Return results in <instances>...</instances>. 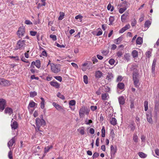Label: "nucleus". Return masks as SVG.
I'll list each match as a JSON object with an SVG mask.
<instances>
[{"instance_id": "obj_31", "label": "nucleus", "mask_w": 159, "mask_h": 159, "mask_svg": "<svg viewBox=\"0 0 159 159\" xmlns=\"http://www.w3.org/2000/svg\"><path fill=\"white\" fill-rule=\"evenodd\" d=\"M125 87V85L123 83H119L117 84L118 88L120 89H123Z\"/></svg>"}, {"instance_id": "obj_2", "label": "nucleus", "mask_w": 159, "mask_h": 159, "mask_svg": "<svg viewBox=\"0 0 159 159\" xmlns=\"http://www.w3.org/2000/svg\"><path fill=\"white\" fill-rule=\"evenodd\" d=\"M36 127L35 128V130L36 132L38 131L42 132V131L40 129V127L42 126H43L45 125V122L43 119H40L39 118H37L36 119Z\"/></svg>"}, {"instance_id": "obj_29", "label": "nucleus", "mask_w": 159, "mask_h": 159, "mask_svg": "<svg viewBox=\"0 0 159 159\" xmlns=\"http://www.w3.org/2000/svg\"><path fill=\"white\" fill-rule=\"evenodd\" d=\"M130 55L129 53H126L124 55V59L127 61H129L130 60Z\"/></svg>"}, {"instance_id": "obj_20", "label": "nucleus", "mask_w": 159, "mask_h": 159, "mask_svg": "<svg viewBox=\"0 0 159 159\" xmlns=\"http://www.w3.org/2000/svg\"><path fill=\"white\" fill-rule=\"evenodd\" d=\"M77 131L82 135H83L85 134V129L83 127H81L77 129Z\"/></svg>"}, {"instance_id": "obj_15", "label": "nucleus", "mask_w": 159, "mask_h": 159, "mask_svg": "<svg viewBox=\"0 0 159 159\" xmlns=\"http://www.w3.org/2000/svg\"><path fill=\"white\" fill-rule=\"evenodd\" d=\"M15 137H14L12 138V139L8 142L7 145L10 149H11L13 144L15 143Z\"/></svg>"}, {"instance_id": "obj_63", "label": "nucleus", "mask_w": 159, "mask_h": 159, "mask_svg": "<svg viewBox=\"0 0 159 159\" xmlns=\"http://www.w3.org/2000/svg\"><path fill=\"white\" fill-rule=\"evenodd\" d=\"M25 23L27 25H30L32 24V23L29 20H26L25 21Z\"/></svg>"}, {"instance_id": "obj_30", "label": "nucleus", "mask_w": 159, "mask_h": 159, "mask_svg": "<svg viewBox=\"0 0 159 159\" xmlns=\"http://www.w3.org/2000/svg\"><path fill=\"white\" fill-rule=\"evenodd\" d=\"M110 122L111 125H115L116 124L117 120L115 118L112 117L111 119Z\"/></svg>"}, {"instance_id": "obj_21", "label": "nucleus", "mask_w": 159, "mask_h": 159, "mask_svg": "<svg viewBox=\"0 0 159 159\" xmlns=\"http://www.w3.org/2000/svg\"><path fill=\"white\" fill-rule=\"evenodd\" d=\"M113 78V74L111 73H108L107 75L106 79L109 81H110Z\"/></svg>"}, {"instance_id": "obj_62", "label": "nucleus", "mask_w": 159, "mask_h": 159, "mask_svg": "<svg viewBox=\"0 0 159 159\" xmlns=\"http://www.w3.org/2000/svg\"><path fill=\"white\" fill-rule=\"evenodd\" d=\"M99 156V154L97 152H95L93 153V158H96L97 157Z\"/></svg>"}, {"instance_id": "obj_58", "label": "nucleus", "mask_w": 159, "mask_h": 159, "mask_svg": "<svg viewBox=\"0 0 159 159\" xmlns=\"http://www.w3.org/2000/svg\"><path fill=\"white\" fill-rule=\"evenodd\" d=\"M136 122L137 123V125L139 127L140 125V123H139L140 120H139V117H137L136 118Z\"/></svg>"}, {"instance_id": "obj_36", "label": "nucleus", "mask_w": 159, "mask_h": 159, "mask_svg": "<svg viewBox=\"0 0 159 159\" xmlns=\"http://www.w3.org/2000/svg\"><path fill=\"white\" fill-rule=\"evenodd\" d=\"M133 140L136 143L138 142V137L136 134H134L133 135Z\"/></svg>"}, {"instance_id": "obj_14", "label": "nucleus", "mask_w": 159, "mask_h": 159, "mask_svg": "<svg viewBox=\"0 0 159 159\" xmlns=\"http://www.w3.org/2000/svg\"><path fill=\"white\" fill-rule=\"evenodd\" d=\"M146 118L147 121L150 124H152L153 120L152 119V114L151 113H146Z\"/></svg>"}, {"instance_id": "obj_6", "label": "nucleus", "mask_w": 159, "mask_h": 159, "mask_svg": "<svg viewBox=\"0 0 159 159\" xmlns=\"http://www.w3.org/2000/svg\"><path fill=\"white\" fill-rule=\"evenodd\" d=\"M17 36L20 38H22L25 34V28L24 26L20 27L19 28L17 33Z\"/></svg>"}, {"instance_id": "obj_13", "label": "nucleus", "mask_w": 159, "mask_h": 159, "mask_svg": "<svg viewBox=\"0 0 159 159\" xmlns=\"http://www.w3.org/2000/svg\"><path fill=\"white\" fill-rule=\"evenodd\" d=\"M116 147H114L112 145L111 146V157H113L116 152Z\"/></svg>"}, {"instance_id": "obj_28", "label": "nucleus", "mask_w": 159, "mask_h": 159, "mask_svg": "<svg viewBox=\"0 0 159 159\" xmlns=\"http://www.w3.org/2000/svg\"><path fill=\"white\" fill-rule=\"evenodd\" d=\"M41 100V102L40 104V107L41 109H43L44 107V105H45V100L44 99L41 97L40 98Z\"/></svg>"}, {"instance_id": "obj_39", "label": "nucleus", "mask_w": 159, "mask_h": 159, "mask_svg": "<svg viewBox=\"0 0 159 159\" xmlns=\"http://www.w3.org/2000/svg\"><path fill=\"white\" fill-rule=\"evenodd\" d=\"M30 97L32 98L34 97L37 95V93L35 91L31 92L30 93Z\"/></svg>"}, {"instance_id": "obj_41", "label": "nucleus", "mask_w": 159, "mask_h": 159, "mask_svg": "<svg viewBox=\"0 0 159 159\" xmlns=\"http://www.w3.org/2000/svg\"><path fill=\"white\" fill-rule=\"evenodd\" d=\"M102 132V137H104L105 136V128L104 126H103L101 130Z\"/></svg>"}, {"instance_id": "obj_56", "label": "nucleus", "mask_w": 159, "mask_h": 159, "mask_svg": "<svg viewBox=\"0 0 159 159\" xmlns=\"http://www.w3.org/2000/svg\"><path fill=\"white\" fill-rule=\"evenodd\" d=\"M123 55L122 52L121 51H119L116 53V55L118 57H121Z\"/></svg>"}, {"instance_id": "obj_32", "label": "nucleus", "mask_w": 159, "mask_h": 159, "mask_svg": "<svg viewBox=\"0 0 159 159\" xmlns=\"http://www.w3.org/2000/svg\"><path fill=\"white\" fill-rule=\"evenodd\" d=\"M139 156L142 158H145L147 157V155L143 152H140L138 153Z\"/></svg>"}, {"instance_id": "obj_25", "label": "nucleus", "mask_w": 159, "mask_h": 159, "mask_svg": "<svg viewBox=\"0 0 159 159\" xmlns=\"http://www.w3.org/2000/svg\"><path fill=\"white\" fill-rule=\"evenodd\" d=\"M157 61V60L156 59H154L152 64V72L154 74V71H155V67L156 64V62Z\"/></svg>"}, {"instance_id": "obj_24", "label": "nucleus", "mask_w": 159, "mask_h": 159, "mask_svg": "<svg viewBox=\"0 0 159 159\" xmlns=\"http://www.w3.org/2000/svg\"><path fill=\"white\" fill-rule=\"evenodd\" d=\"M52 105L58 110H60L62 109V108L61 106L56 102H53L52 103Z\"/></svg>"}, {"instance_id": "obj_37", "label": "nucleus", "mask_w": 159, "mask_h": 159, "mask_svg": "<svg viewBox=\"0 0 159 159\" xmlns=\"http://www.w3.org/2000/svg\"><path fill=\"white\" fill-rule=\"evenodd\" d=\"M109 20L110 22V23L109 24V25H111L114 20V17L113 16H110L109 18Z\"/></svg>"}, {"instance_id": "obj_17", "label": "nucleus", "mask_w": 159, "mask_h": 159, "mask_svg": "<svg viewBox=\"0 0 159 159\" xmlns=\"http://www.w3.org/2000/svg\"><path fill=\"white\" fill-rule=\"evenodd\" d=\"M118 101L121 107V105H123L125 103V98L123 96H120L118 98Z\"/></svg>"}, {"instance_id": "obj_26", "label": "nucleus", "mask_w": 159, "mask_h": 159, "mask_svg": "<svg viewBox=\"0 0 159 159\" xmlns=\"http://www.w3.org/2000/svg\"><path fill=\"white\" fill-rule=\"evenodd\" d=\"M129 13L127 12L123 14L121 16V20L122 22L125 21L127 16H128Z\"/></svg>"}, {"instance_id": "obj_53", "label": "nucleus", "mask_w": 159, "mask_h": 159, "mask_svg": "<svg viewBox=\"0 0 159 159\" xmlns=\"http://www.w3.org/2000/svg\"><path fill=\"white\" fill-rule=\"evenodd\" d=\"M92 123V121L91 120H87L86 119L85 121V123L86 125H89L90 123Z\"/></svg>"}, {"instance_id": "obj_51", "label": "nucleus", "mask_w": 159, "mask_h": 159, "mask_svg": "<svg viewBox=\"0 0 159 159\" xmlns=\"http://www.w3.org/2000/svg\"><path fill=\"white\" fill-rule=\"evenodd\" d=\"M121 38L119 37L117 39L115 40V43L116 44H119L120 43V41L121 40Z\"/></svg>"}, {"instance_id": "obj_35", "label": "nucleus", "mask_w": 159, "mask_h": 159, "mask_svg": "<svg viewBox=\"0 0 159 159\" xmlns=\"http://www.w3.org/2000/svg\"><path fill=\"white\" fill-rule=\"evenodd\" d=\"M59 14L60 16L58 17V20H61L64 18L65 14L64 13L62 12H60Z\"/></svg>"}, {"instance_id": "obj_59", "label": "nucleus", "mask_w": 159, "mask_h": 159, "mask_svg": "<svg viewBox=\"0 0 159 159\" xmlns=\"http://www.w3.org/2000/svg\"><path fill=\"white\" fill-rule=\"evenodd\" d=\"M8 157L10 159H13V157L12 156V152L11 151H10L8 154Z\"/></svg>"}, {"instance_id": "obj_23", "label": "nucleus", "mask_w": 159, "mask_h": 159, "mask_svg": "<svg viewBox=\"0 0 159 159\" xmlns=\"http://www.w3.org/2000/svg\"><path fill=\"white\" fill-rule=\"evenodd\" d=\"M11 126L12 129H15L18 127L17 123L16 121H14L12 123H11Z\"/></svg>"}, {"instance_id": "obj_16", "label": "nucleus", "mask_w": 159, "mask_h": 159, "mask_svg": "<svg viewBox=\"0 0 159 159\" xmlns=\"http://www.w3.org/2000/svg\"><path fill=\"white\" fill-rule=\"evenodd\" d=\"M13 110L12 109L9 107H6L4 110L5 114H8L9 115H11L13 113Z\"/></svg>"}, {"instance_id": "obj_61", "label": "nucleus", "mask_w": 159, "mask_h": 159, "mask_svg": "<svg viewBox=\"0 0 159 159\" xmlns=\"http://www.w3.org/2000/svg\"><path fill=\"white\" fill-rule=\"evenodd\" d=\"M30 33L31 35L32 36H34L37 34V32L36 31H30Z\"/></svg>"}, {"instance_id": "obj_48", "label": "nucleus", "mask_w": 159, "mask_h": 159, "mask_svg": "<svg viewBox=\"0 0 159 159\" xmlns=\"http://www.w3.org/2000/svg\"><path fill=\"white\" fill-rule=\"evenodd\" d=\"M50 37L51 38L53 41H56L57 40V37L55 35L51 34L50 36Z\"/></svg>"}, {"instance_id": "obj_34", "label": "nucleus", "mask_w": 159, "mask_h": 159, "mask_svg": "<svg viewBox=\"0 0 159 159\" xmlns=\"http://www.w3.org/2000/svg\"><path fill=\"white\" fill-rule=\"evenodd\" d=\"M152 52V49H150L146 52V55L148 57H150L151 56Z\"/></svg>"}, {"instance_id": "obj_52", "label": "nucleus", "mask_w": 159, "mask_h": 159, "mask_svg": "<svg viewBox=\"0 0 159 159\" xmlns=\"http://www.w3.org/2000/svg\"><path fill=\"white\" fill-rule=\"evenodd\" d=\"M151 25V22L149 21H147L145 22L144 25L145 26L148 27Z\"/></svg>"}, {"instance_id": "obj_43", "label": "nucleus", "mask_w": 159, "mask_h": 159, "mask_svg": "<svg viewBox=\"0 0 159 159\" xmlns=\"http://www.w3.org/2000/svg\"><path fill=\"white\" fill-rule=\"evenodd\" d=\"M52 146H47L44 149V151L45 153H47L48 152L49 149L51 148H52Z\"/></svg>"}, {"instance_id": "obj_55", "label": "nucleus", "mask_w": 159, "mask_h": 159, "mask_svg": "<svg viewBox=\"0 0 159 159\" xmlns=\"http://www.w3.org/2000/svg\"><path fill=\"white\" fill-rule=\"evenodd\" d=\"M137 23L136 20L135 19H134L132 21L131 25L132 26H134Z\"/></svg>"}, {"instance_id": "obj_5", "label": "nucleus", "mask_w": 159, "mask_h": 159, "mask_svg": "<svg viewBox=\"0 0 159 159\" xmlns=\"http://www.w3.org/2000/svg\"><path fill=\"white\" fill-rule=\"evenodd\" d=\"M51 69L52 71L55 73H57L60 71V66L59 64H51Z\"/></svg>"}, {"instance_id": "obj_12", "label": "nucleus", "mask_w": 159, "mask_h": 159, "mask_svg": "<svg viewBox=\"0 0 159 159\" xmlns=\"http://www.w3.org/2000/svg\"><path fill=\"white\" fill-rule=\"evenodd\" d=\"M34 65H35L38 68H39L41 67L40 61L39 60H37L36 62L33 61L32 62L30 65V67H32Z\"/></svg>"}, {"instance_id": "obj_9", "label": "nucleus", "mask_w": 159, "mask_h": 159, "mask_svg": "<svg viewBox=\"0 0 159 159\" xmlns=\"http://www.w3.org/2000/svg\"><path fill=\"white\" fill-rule=\"evenodd\" d=\"M6 102L3 99H0V111H2L5 108Z\"/></svg>"}, {"instance_id": "obj_50", "label": "nucleus", "mask_w": 159, "mask_h": 159, "mask_svg": "<svg viewBox=\"0 0 159 159\" xmlns=\"http://www.w3.org/2000/svg\"><path fill=\"white\" fill-rule=\"evenodd\" d=\"M92 60L93 61V63L95 64L98 62V60L96 57H94L92 58Z\"/></svg>"}, {"instance_id": "obj_46", "label": "nucleus", "mask_w": 159, "mask_h": 159, "mask_svg": "<svg viewBox=\"0 0 159 159\" xmlns=\"http://www.w3.org/2000/svg\"><path fill=\"white\" fill-rule=\"evenodd\" d=\"M57 96L58 97L63 100L65 98L64 96L60 93H58Z\"/></svg>"}, {"instance_id": "obj_40", "label": "nucleus", "mask_w": 159, "mask_h": 159, "mask_svg": "<svg viewBox=\"0 0 159 159\" xmlns=\"http://www.w3.org/2000/svg\"><path fill=\"white\" fill-rule=\"evenodd\" d=\"M107 8L108 10H110L111 11H113L114 9L113 7H112L110 3L108 4L107 7Z\"/></svg>"}, {"instance_id": "obj_4", "label": "nucleus", "mask_w": 159, "mask_h": 159, "mask_svg": "<svg viewBox=\"0 0 159 159\" xmlns=\"http://www.w3.org/2000/svg\"><path fill=\"white\" fill-rule=\"evenodd\" d=\"M26 46V41L24 40L20 39L17 42L16 49V50H24Z\"/></svg>"}, {"instance_id": "obj_27", "label": "nucleus", "mask_w": 159, "mask_h": 159, "mask_svg": "<svg viewBox=\"0 0 159 159\" xmlns=\"http://www.w3.org/2000/svg\"><path fill=\"white\" fill-rule=\"evenodd\" d=\"M143 39L141 37H138L136 39V43L137 44L141 45L143 43Z\"/></svg>"}, {"instance_id": "obj_11", "label": "nucleus", "mask_w": 159, "mask_h": 159, "mask_svg": "<svg viewBox=\"0 0 159 159\" xmlns=\"http://www.w3.org/2000/svg\"><path fill=\"white\" fill-rule=\"evenodd\" d=\"M91 64V62H88L84 63L82 66V70L84 71L88 69L90 65Z\"/></svg>"}, {"instance_id": "obj_18", "label": "nucleus", "mask_w": 159, "mask_h": 159, "mask_svg": "<svg viewBox=\"0 0 159 159\" xmlns=\"http://www.w3.org/2000/svg\"><path fill=\"white\" fill-rule=\"evenodd\" d=\"M50 85L56 88H59L60 87V84L56 81H52L50 82Z\"/></svg>"}, {"instance_id": "obj_47", "label": "nucleus", "mask_w": 159, "mask_h": 159, "mask_svg": "<svg viewBox=\"0 0 159 159\" xmlns=\"http://www.w3.org/2000/svg\"><path fill=\"white\" fill-rule=\"evenodd\" d=\"M84 81V83L87 84L88 83V77L86 75H84L83 77Z\"/></svg>"}, {"instance_id": "obj_8", "label": "nucleus", "mask_w": 159, "mask_h": 159, "mask_svg": "<svg viewBox=\"0 0 159 159\" xmlns=\"http://www.w3.org/2000/svg\"><path fill=\"white\" fill-rule=\"evenodd\" d=\"M37 105V103H36L35 102H34L33 101L31 100L28 106V109H29L30 112V113H32L33 110H30L31 108H33L34 107L35 105Z\"/></svg>"}, {"instance_id": "obj_44", "label": "nucleus", "mask_w": 159, "mask_h": 159, "mask_svg": "<svg viewBox=\"0 0 159 159\" xmlns=\"http://www.w3.org/2000/svg\"><path fill=\"white\" fill-rule=\"evenodd\" d=\"M9 57L11 59H13L15 61H18L19 60V57L17 56H10Z\"/></svg>"}, {"instance_id": "obj_49", "label": "nucleus", "mask_w": 159, "mask_h": 159, "mask_svg": "<svg viewBox=\"0 0 159 159\" xmlns=\"http://www.w3.org/2000/svg\"><path fill=\"white\" fill-rule=\"evenodd\" d=\"M115 62V60L113 59H111L109 61V63L111 65H112L114 64Z\"/></svg>"}, {"instance_id": "obj_57", "label": "nucleus", "mask_w": 159, "mask_h": 159, "mask_svg": "<svg viewBox=\"0 0 159 159\" xmlns=\"http://www.w3.org/2000/svg\"><path fill=\"white\" fill-rule=\"evenodd\" d=\"M54 78L55 79L59 81L60 82H61L62 81V78L60 76H55L54 77Z\"/></svg>"}, {"instance_id": "obj_38", "label": "nucleus", "mask_w": 159, "mask_h": 159, "mask_svg": "<svg viewBox=\"0 0 159 159\" xmlns=\"http://www.w3.org/2000/svg\"><path fill=\"white\" fill-rule=\"evenodd\" d=\"M148 102L147 101H146L144 102V110L146 111H147L148 110Z\"/></svg>"}, {"instance_id": "obj_60", "label": "nucleus", "mask_w": 159, "mask_h": 159, "mask_svg": "<svg viewBox=\"0 0 159 159\" xmlns=\"http://www.w3.org/2000/svg\"><path fill=\"white\" fill-rule=\"evenodd\" d=\"M102 88H100L98 90H97L96 92V93L98 95H99L102 92Z\"/></svg>"}, {"instance_id": "obj_1", "label": "nucleus", "mask_w": 159, "mask_h": 159, "mask_svg": "<svg viewBox=\"0 0 159 159\" xmlns=\"http://www.w3.org/2000/svg\"><path fill=\"white\" fill-rule=\"evenodd\" d=\"M128 67L130 68L131 70H134V71L133 73V80L134 81V84L135 87L138 88L140 83L139 82V75L138 73L136 71L135 69V66H134L133 64H129L128 65Z\"/></svg>"}, {"instance_id": "obj_3", "label": "nucleus", "mask_w": 159, "mask_h": 159, "mask_svg": "<svg viewBox=\"0 0 159 159\" xmlns=\"http://www.w3.org/2000/svg\"><path fill=\"white\" fill-rule=\"evenodd\" d=\"M90 112V110L87 107L82 106L79 110V116L80 118H83L85 115H88Z\"/></svg>"}, {"instance_id": "obj_7", "label": "nucleus", "mask_w": 159, "mask_h": 159, "mask_svg": "<svg viewBox=\"0 0 159 159\" xmlns=\"http://www.w3.org/2000/svg\"><path fill=\"white\" fill-rule=\"evenodd\" d=\"M154 115L155 117H157L159 116V101L156 102L154 111Z\"/></svg>"}, {"instance_id": "obj_42", "label": "nucleus", "mask_w": 159, "mask_h": 159, "mask_svg": "<svg viewBox=\"0 0 159 159\" xmlns=\"http://www.w3.org/2000/svg\"><path fill=\"white\" fill-rule=\"evenodd\" d=\"M126 9L127 8L126 7L120 8L119 11V13L120 14L123 13L126 10Z\"/></svg>"}, {"instance_id": "obj_22", "label": "nucleus", "mask_w": 159, "mask_h": 159, "mask_svg": "<svg viewBox=\"0 0 159 159\" xmlns=\"http://www.w3.org/2000/svg\"><path fill=\"white\" fill-rule=\"evenodd\" d=\"M109 98V95L107 93H104L102 95V99L103 100H107Z\"/></svg>"}, {"instance_id": "obj_19", "label": "nucleus", "mask_w": 159, "mask_h": 159, "mask_svg": "<svg viewBox=\"0 0 159 159\" xmlns=\"http://www.w3.org/2000/svg\"><path fill=\"white\" fill-rule=\"evenodd\" d=\"M9 82L2 79H0V85L7 86L8 85Z\"/></svg>"}, {"instance_id": "obj_10", "label": "nucleus", "mask_w": 159, "mask_h": 159, "mask_svg": "<svg viewBox=\"0 0 159 159\" xmlns=\"http://www.w3.org/2000/svg\"><path fill=\"white\" fill-rule=\"evenodd\" d=\"M94 75L95 78L99 79L103 77V74L101 71L98 70L95 72Z\"/></svg>"}, {"instance_id": "obj_33", "label": "nucleus", "mask_w": 159, "mask_h": 159, "mask_svg": "<svg viewBox=\"0 0 159 159\" xmlns=\"http://www.w3.org/2000/svg\"><path fill=\"white\" fill-rule=\"evenodd\" d=\"M132 55L134 58L137 57L138 56V52L136 50H134L132 52Z\"/></svg>"}, {"instance_id": "obj_45", "label": "nucleus", "mask_w": 159, "mask_h": 159, "mask_svg": "<svg viewBox=\"0 0 159 159\" xmlns=\"http://www.w3.org/2000/svg\"><path fill=\"white\" fill-rule=\"evenodd\" d=\"M76 104V102L74 100H71L69 102L70 106H75Z\"/></svg>"}, {"instance_id": "obj_54", "label": "nucleus", "mask_w": 159, "mask_h": 159, "mask_svg": "<svg viewBox=\"0 0 159 159\" xmlns=\"http://www.w3.org/2000/svg\"><path fill=\"white\" fill-rule=\"evenodd\" d=\"M102 53L104 55L106 56L109 53V51L107 50H103L102 51Z\"/></svg>"}, {"instance_id": "obj_64", "label": "nucleus", "mask_w": 159, "mask_h": 159, "mask_svg": "<svg viewBox=\"0 0 159 159\" xmlns=\"http://www.w3.org/2000/svg\"><path fill=\"white\" fill-rule=\"evenodd\" d=\"M39 112L37 111H35L33 114V116L34 117H36L38 115Z\"/></svg>"}]
</instances>
